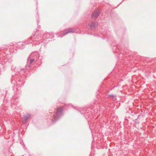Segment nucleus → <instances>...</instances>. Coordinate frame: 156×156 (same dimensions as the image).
<instances>
[{
	"mask_svg": "<svg viewBox=\"0 0 156 156\" xmlns=\"http://www.w3.org/2000/svg\"><path fill=\"white\" fill-rule=\"evenodd\" d=\"M63 110L64 107L62 106L57 108L56 112L53 115L51 119V121L53 122H55L63 115Z\"/></svg>",
	"mask_w": 156,
	"mask_h": 156,
	"instance_id": "1",
	"label": "nucleus"
},
{
	"mask_svg": "<svg viewBox=\"0 0 156 156\" xmlns=\"http://www.w3.org/2000/svg\"><path fill=\"white\" fill-rule=\"evenodd\" d=\"M42 39V36L41 35V33L39 31H37L33 36L28 39H30V40H31V42L32 41H37L38 40L41 41Z\"/></svg>",
	"mask_w": 156,
	"mask_h": 156,
	"instance_id": "2",
	"label": "nucleus"
},
{
	"mask_svg": "<svg viewBox=\"0 0 156 156\" xmlns=\"http://www.w3.org/2000/svg\"><path fill=\"white\" fill-rule=\"evenodd\" d=\"M39 58V54L37 52H34L31 53L30 55L28 60H29L30 58H35V60L37 61L38 60Z\"/></svg>",
	"mask_w": 156,
	"mask_h": 156,
	"instance_id": "3",
	"label": "nucleus"
},
{
	"mask_svg": "<svg viewBox=\"0 0 156 156\" xmlns=\"http://www.w3.org/2000/svg\"><path fill=\"white\" fill-rule=\"evenodd\" d=\"M53 36V34L52 33L46 32L44 33L42 36V38L43 40H45L47 38H49L52 37Z\"/></svg>",
	"mask_w": 156,
	"mask_h": 156,
	"instance_id": "4",
	"label": "nucleus"
},
{
	"mask_svg": "<svg viewBox=\"0 0 156 156\" xmlns=\"http://www.w3.org/2000/svg\"><path fill=\"white\" fill-rule=\"evenodd\" d=\"M76 30L74 28H69L65 30L64 31L63 35L67 34L69 33L75 32Z\"/></svg>",
	"mask_w": 156,
	"mask_h": 156,
	"instance_id": "5",
	"label": "nucleus"
},
{
	"mask_svg": "<svg viewBox=\"0 0 156 156\" xmlns=\"http://www.w3.org/2000/svg\"><path fill=\"white\" fill-rule=\"evenodd\" d=\"M99 12L98 11H95L93 12L91 17L94 19H96L99 15Z\"/></svg>",
	"mask_w": 156,
	"mask_h": 156,
	"instance_id": "6",
	"label": "nucleus"
},
{
	"mask_svg": "<svg viewBox=\"0 0 156 156\" xmlns=\"http://www.w3.org/2000/svg\"><path fill=\"white\" fill-rule=\"evenodd\" d=\"M96 24L94 22H92L90 24H89L87 26V28L88 29H92L95 27Z\"/></svg>",
	"mask_w": 156,
	"mask_h": 156,
	"instance_id": "7",
	"label": "nucleus"
},
{
	"mask_svg": "<svg viewBox=\"0 0 156 156\" xmlns=\"http://www.w3.org/2000/svg\"><path fill=\"white\" fill-rule=\"evenodd\" d=\"M30 117V115L29 114L24 115L23 116V122H25V121H27Z\"/></svg>",
	"mask_w": 156,
	"mask_h": 156,
	"instance_id": "8",
	"label": "nucleus"
},
{
	"mask_svg": "<svg viewBox=\"0 0 156 156\" xmlns=\"http://www.w3.org/2000/svg\"><path fill=\"white\" fill-rule=\"evenodd\" d=\"M108 97H111L113 101H115L116 100V96L113 95H108Z\"/></svg>",
	"mask_w": 156,
	"mask_h": 156,
	"instance_id": "9",
	"label": "nucleus"
},
{
	"mask_svg": "<svg viewBox=\"0 0 156 156\" xmlns=\"http://www.w3.org/2000/svg\"><path fill=\"white\" fill-rule=\"evenodd\" d=\"M30 59H29L30 60V64H31L35 60V58H30Z\"/></svg>",
	"mask_w": 156,
	"mask_h": 156,
	"instance_id": "10",
	"label": "nucleus"
},
{
	"mask_svg": "<svg viewBox=\"0 0 156 156\" xmlns=\"http://www.w3.org/2000/svg\"><path fill=\"white\" fill-rule=\"evenodd\" d=\"M28 66L29 67H31V66L30 65H28Z\"/></svg>",
	"mask_w": 156,
	"mask_h": 156,
	"instance_id": "11",
	"label": "nucleus"
}]
</instances>
